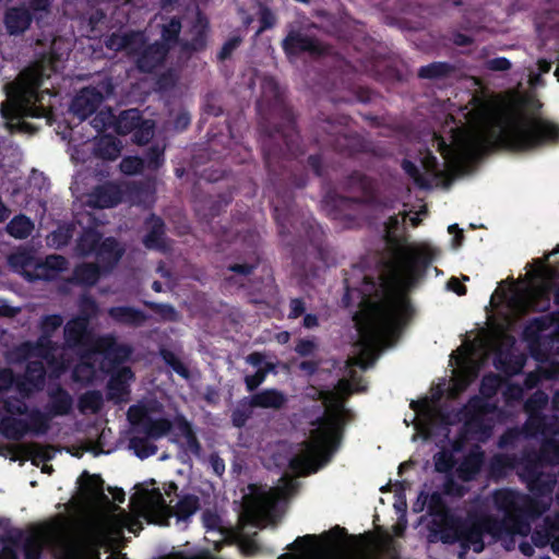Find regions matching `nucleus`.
<instances>
[{
  "label": "nucleus",
  "instance_id": "nucleus-1",
  "mask_svg": "<svg viewBox=\"0 0 559 559\" xmlns=\"http://www.w3.org/2000/svg\"><path fill=\"white\" fill-rule=\"evenodd\" d=\"M175 484L164 486V493L155 481L140 484L131 497V513L108 499L103 492L99 476L84 473L80 478L79 503L86 510L76 533L71 535L64 522L58 521L40 526L24 539L25 559H39L44 549H50L55 559H99L100 546L115 547L123 538V530L136 534L143 521L159 525L168 524L170 518L177 523L188 521L199 509L194 495L182 496L175 507L167 503L176 490ZM106 559H128L121 554H111ZM163 559H215L207 550L194 554L177 552Z\"/></svg>",
  "mask_w": 559,
  "mask_h": 559
},
{
  "label": "nucleus",
  "instance_id": "nucleus-2",
  "mask_svg": "<svg viewBox=\"0 0 559 559\" xmlns=\"http://www.w3.org/2000/svg\"><path fill=\"white\" fill-rule=\"evenodd\" d=\"M538 107L531 94L516 92L490 100L473 96L468 105L459 108L456 117L451 116V122L447 121L443 133L448 138H431V147L443 160L439 163L427 147L419 157L424 173L409 160H404L403 169L416 185L430 188L462 173L469 160L490 146L528 151L559 142V126L537 117Z\"/></svg>",
  "mask_w": 559,
  "mask_h": 559
},
{
  "label": "nucleus",
  "instance_id": "nucleus-3",
  "mask_svg": "<svg viewBox=\"0 0 559 559\" xmlns=\"http://www.w3.org/2000/svg\"><path fill=\"white\" fill-rule=\"evenodd\" d=\"M425 214L426 209L421 206L412 215L404 213L392 216L385 224L392 259L386 275L382 278L383 296L379 300H364L360 311L354 317L359 340L355 344L354 355L348 359L350 366L366 369L382 348L392 344L409 314L405 290L418 278L420 266H426L439 255V250L426 241L397 242L400 225L405 223L406 217L408 216L413 226H417L419 216Z\"/></svg>",
  "mask_w": 559,
  "mask_h": 559
},
{
  "label": "nucleus",
  "instance_id": "nucleus-4",
  "mask_svg": "<svg viewBox=\"0 0 559 559\" xmlns=\"http://www.w3.org/2000/svg\"><path fill=\"white\" fill-rule=\"evenodd\" d=\"M66 341L69 348H60L50 345L46 336L40 338L37 346L25 345L23 352L28 361L26 374L23 380H13L10 370L0 371V401L3 403V411L10 415L24 414L26 406L15 395L28 396L33 391L39 390L44 374L47 372L44 364L47 365L51 374L58 376L66 368L63 357L75 346L88 347L81 354L80 362L73 370V378L76 381L90 382L98 377V372L109 371L106 361L117 358H127L130 350L127 347H119L111 338L94 341L86 331V320L75 319L66 326Z\"/></svg>",
  "mask_w": 559,
  "mask_h": 559
},
{
  "label": "nucleus",
  "instance_id": "nucleus-5",
  "mask_svg": "<svg viewBox=\"0 0 559 559\" xmlns=\"http://www.w3.org/2000/svg\"><path fill=\"white\" fill-rule=\"evenodd\" d=\"M528 281L513 283L508 288L498 287L491 296L490 306L503 321L490 334L477 335L472 342L464 343L451 356L455 365L452 385L449 389L451 397L463 391L477 376L480 364L489 352L496 354L495 365L498 369L504 365L510 355L514 340L508 334L512 321L528 309L544 311L549 306L551 270L542 261L531 265L527 272Z\"/></svg>",
  "mask_w": 559,
  "mask_h": 559
},
{
  "label": "nucleus",
  "instance_id": "nucleus-6",
  "mask_svg": "<svg viewBox=\"0 0 559 559\" xmlns=\"http://www.w3.org/2000/svg\"><path fill=\"white\" fill-rule=\"evenodd\" d=\"M365 388L356 378L342 379L331 392H321L325 413L310 431L309 440L301 444L298 453L290 460V467L297 474H307L318 471L336 451L342 427L348 411L344 407L343 399L353 392L362 391Z\"/></svg>",
  "mask_w": 559,
  "mask_h": 559
},
{
  "label": "nucleus",
  "instance_id": "nucleus-7",
  "mask_svg": "<svg viewBox=\"0 0 559 559\" xmlns=\"http://www.w3.org/2000/svg\"><path fill=\"white\" fill-rule=\"evenodd\" d=\"M435 500L439 501V496L433 495L430 503ZM493 500L498 512L502 514L501 521L491 522L471 516L465 523H461L450 515L443 506L429 504V511L435 515L433 524L437 525L441 539L445 543L460 542L464 548H473L475 552H480L484 549L485 533L492 537L501 535L503 531L524 535L525 531L513 527L519 497L512 491L501 490L495 495Z\"/></svg>",
  "mask_w": 559,
  "mask_h": 559
},
{
  "label": "nucleus",
  "instance_id": "nucleus-8",
  "mask_svg": "<svg viewBox=\"0 0 559 559\" xmlns=\"http://www.w3.org/2000/svg\"><path fill=\"white\" fill-rule=\"evenodd\" d=\"M45 79H50V64L43 61L27 68L15 82L7 85V100L2 103L0 112L11 131H33L28 123L21 121L23 117H50L52 95L48 87L38 91Z\"/></svg>",
  "mask_w": 559,
  "mask_h": 559
},
{
  "label": "nucleus",
  "instance_id": "nucleus-9",
  "mask_svg": "<svg viewBox=\"0 0 559 559\" xmlns=\"http://www.w3.org/2000/svg\"><path fill=\"white\" fill-rule=\"evenodd\" d=\"M293 554L278 559H396L397 551L388 534L374 536L352 549H343L336 542L306 535L290 546Z\"/></svg>",
  "mask_w": 559,
  "mask_h": 559
},
{
  "label": "nucleus",
  "instance_id": "nucleus-10",
  "mask_svg": "<svg viewBox=\"0 0 559 559\" xmlns=\"http://www.w3.org/2000/svg\"><path fill=\"white\" fill-rule=\"evenodd\" d=\"M296 487L297 481L293 477L284 476L274 488H252L243 502V516L255 525L271 520L276 503L290 495Z\"/></svg>",
  "mask_w": 559,
  "mask_h": 559
},
{
  "label": "nucleus",
  "instance_id": "nucleus-11",
  "mask_svg": "<svg viewBox=\"0 0 559 559\" xmlns=\"http://www.w3.org/2000/svg\"><path fill=\"white\" fill-rule=\"evenodd\" d=\"M442 393V389L438 388L437 392H433L431 397L423 399L421 401L412 402L411 407L415 413L413 419L416 435L414 439L420 436L423 439H430L437 436H449L448 426L454 424L455 419L444 416L439 407L438 400Z\"/></svg>",
  "mask_w": 559,
  "mask_h": 559
},
{
  "label": "nucleus",
  "instance_id": "nucleus-12",
  "mask_svg": "<svg viewBox=\"0 0 559 559\" xmlns=\"http://www.w3.org/2000/svg\"><path fill=\"white\" fill-rule=\"evenodd\" d=\"M130 423L141 432L151 438H159L169 431L171 424L162 416L156 403H144L130 407Z\"/></svg>",
  "mask_w": 559,
  "mask_h": 559
},
{
  "label": "nucleus",
  "instance_id": "nucleus-13",
  "mask_svg": "<svg viewBox=\"0 0 559 559\" xmlns=\"http://www.w3.org/2000/svg\"><path fill=\"white\" fill-rule=\"evenodd\" d=\"M457 421H464L465 438L471 436L476 440H484L488 437V430L491 428L488 420V412L481 399H473L463 414L454 416Z\"/></svg>",
  "mask_w": 559,
  "mask_h": 559
},
{
  "label": "nucleus",
  "instance_id": "nucleus-14",
  "mask_svg": "<svg viewBox=\"0 0 559 559\" xmlns=\"http://www.w3.org/2000/svg\"><path fill=\"white\" fill-rule=\"evenodd\" d=\"M112 85L109 80H105L98 84L97 87L83 88L73 99L71 104V111L81 120L91 116L103 102V99L110 95Z\"/></svg>",
  "mask_w": 559,
  "mask_h": 559
},
{
  "label": "nucleus",
  "instance_id": "nucleus-15",
  "mask_svg": "<svg viewBox=\"0 0 559 559\" xmlns=\"http://www.w3.org/2000/svg\"><path fill=\"white\" fill-rule=\"evenodd\" d=\"M99 240V234L90 228L84 231L80 238L78 250L81 254H87L96 251V255L99 262H106L107 264L116 263L121 254L122 250L118 247V243L112 239H106L99 247H95Z\"/></svg>",
  "mask_w": 559,
  "mask_h": 559
},
{
  "label": "nucleus",
  "instance_id": "nucleus-16",
  "mask_svg": "<svg viewBox=\"0 0 559 559\" xmlns=\"http://www.w3.org/2000/svg\"><path fill=\"white\" fill-rule=\"evenodd\" d=\"M49 416L39 412H32L27 416V420H16L11 417H3L0 423V430L4 436L12 439H19L27 431L43 433L48 427Z\"/></svg>",
  "mask_w": 559,
  "mask_h": 559
},
{
  "label": "nucleus",
  "instance_id": "nucleus-17",
  "mask_svg": "<svg viewBox=\"0 0 559 559\" xmlns=\"http://www.w3.org/2000/svg\"><path fill=\"white\" fill-rule=\"evenodd\" d=\"M117 131L122 134L134 131L135 142L143 144L153 136L154 123L150 120L142 121L139 110L130 109L119 116Z\"/></svg>",
  "mask_w": 559,
  "mask_h": 559
},
{
  "label": "nucleus",
  "instance_id": "nucleus-18",
  "mask_svg": "<svg viewBox=\"0 0 559 559\" xmlns=\"http://www.w3.org/2000/svg\"><path fill=\"white\" fill-rule=\"evenodd\" d=\"M133 189L128 185L117 186L108 183L86 194L83 202L95 209L112 207L123 200L124 194L131 193Z\"/></svg>",
  "mask_w": 559,
  "mask_h": 559
},
{
  "label": "nucleus",
  "instance_id": "nucleus-19",
  "mask_svg": "<svg viewBox=\"0 0 559 559\" xmlns=\"http://www.w3.org/2000/svg\"><path fill=\"white\" fill-rule=\"evenodd\" d=\"M247 362L257 368L254 374L246 377V384L249 390L255 389L263 382L265 376L275 369V364L266 360L265 356L260 353L250 354L247 357Z\"/></svg>",
  "mask_w": 559,
  "mask_h": 559
},
{
  "label": "nucleus",
  "instance_id": "nucleus-20",
  "mask_svg": "<svg viewBox=\"0 0 559 559\" xmlns=\"http://www.w3.org/2000/svg\"><path fill=\"white\" fill-rule=\"evenodd\" d=\"M133 374L129 368L120 369L111 377L108 384V395L116 402L124 401L129 394L128 383Z\"/></svg>",
  "mask_w": 559,
  "mask_h": 559
},
{
  "label": "nucleus",
  "instance_id": "nucleus-21",
  "mask_svg": "<svg viewBox=\"0 0 559 559\" xmlns=\"http://www.w3.org/2000/svg\"><path fill=\"white\" fill-rule=\"evenodd\" d=\"M144 45L143 35L135 34H114L107 41L106 46L112 50L126 49L129 53L138 52Z\"/></svg>",
  "mask_w": 559,
  "mask_h": 559
},
{
  "label": "nucleus",
  "instance_id": "nucleus-22",
  "mask_svg": "<svg viewBox=\"0 0 559 559\" xmlns=\"http://www.w3.org/2000/svg\"><path fill=\"white\" fill-rule=\"evenodd\" d=\"M31 22V15L23 9H10L4 16L5 28L11 35L24 33L29 27Z\"/></svg>",
  "mask_w": 559,
  "mask_h": 559
},
{
  "label": "nucleus",
  "instance_id": "nucleus-23",
  "mask_svg": "<svg viewBox=\"0 0 559 559\" xmlns=\"http://www.w3.org/2000/svg\"><path fill=\"white\" fill-rule=\"evenodd\" d=\"M481 464L483 453L478 447H475L457 467L456 473L459 478L463 480L472 479L479 472Z\"/></svg>",
  "mask_w": 559,
  "mask_h": 559
},
{
  "label": "nucleus",
  "instance_id": "nucleus-24",
  "mask_svg": "<svg viewBox=\"0 0 559 559\" xmlns=\"http://www.w3.org/2000/svg\"><path fill=\"white\" fill-rule=\"evenodd\" d=\"M67 266L66 260L60 255H50L45 262L39 263L35 267V278L52 280L57 274Z\"/></svg>",
  "mask_w": 559,
  "mask_h": 559
},
{
  "label": "nucleus",
  "instance_id": "nucleus-25",
  "mask_svg": "<svg viewBox=\"0 0 559 559\" xmlns=\"http://www.w3.org/2000/svg\"><path fill=\"white\" fill-rule=\"evenodd\" d=\"M530 490L535 498L544 497L554 489L551 475L540 472L538 474L530 473L525 475Z\"/></svg>",
  "mask_w": 559,
  "mask_h": 559
},
{
  "label": "nucleus",
  "instance_id": "nucleus-26",
  "mask_svg": "<svg viewBox=\"0 0 559 559\" xmlns=\"http://www.w3.org/2000/svg\"><path fill=\"white\" fill-rule=\"evenodd\" d=\"M165 57L164 45H153L147 47L136 62L142 71L153 70Z\"/></svg>",
  "mask_w": 559,
  "mask_h": 559
},
{
  "label": "nucleus",
  "instance_id": "nucleus-27",
  "mask_svg": "<svg viewBox=\"0 0 559 559\" xmlns=\"http://www.w3.org/2000/svg\"><path fill=\"white\" fill-rule=\"evenodd\" d=\"M286 399L283 393L276 390H265L252 397V403L260 407L278 408L285 403Z\"/></svg>",
  "mask_w": 559,
  "mask_h": 559
},
{
  "label": "nucleus",
  "instance_id": "nucleus-28",
  "mask_svg": "<svg viewBox=\"0 0 559 559\" xmlns=\"http://www.w3.org/2000/svg\"><path fill=\"white\" fill-rule=\"evenodd\" d=\"M151 233L145 236L144 243L147 248L159 249L163 247V223L158 217H151L147 221Z\"/></svg>",
  "mask_w": 559,
  "mask_h": 559
},
{
  "label": "nucleus",
  "instance_id": "nucleus-29",
  "mask_svg": "<svg viewBox=\"0 0 559 559\" xmlns=\"http://www.w3.org/2000/svg\"><path fill=\"white\" fill-rule=\"evenodd\" d=\"M33 228V223L24 215L14 217L7 226L8 233L17 239L26 238Z\"/></svg>",
  "mask_w": 559,
  "mask_h": 559
},
{
  "label": "nucleus",
  "instance_id": "nucleus-30",
  "mask_svg": "<svg viewBox=\"0 0 559 559\" xmlns=\"http://www.w3.org/2000/svg\"><path fill=\"white\" fill-rule=\"evenodd\" d=\"M109 313L115 320L122 323L140 324L144 320L141 312L127 307L111 308Z\"/></svg>",
  "mask_w": 559,
  "mask_h": 559
},
{
  "label": "nucleus",
  "instance_id": "nucleus-31",
  "mask_svg": "<svg viewBox=\"0 0 559 559\" xmlns=\"http://www.w3.org/2000/svg\"><path fill=\"white\" fill-rule=\"evenodd\" d=\"M177 425L181 432L180 438L177 441L186 447L187 451L193 454H199V444L188 423L179 419Z\"/></svg>",
  "mask_w": 559,
  "mask_h": 559
},
{
  "label": "nucleus",
  "instance_id": "nucleus-32",
  "mask_svg": "<svg viewBox=\"0 0 559 559\" xmlns=\"http://www.w3.org/2000/svg\"><path fill=\"white\" fill-rule=\"evenodd\" d=\"M97 147L100 156L106 159H115L120 154V145L111 136L102 138L97 144Z\"/></svg>",
  "mask_w": 559,
  "mask_h": 559
},
{
  "label": "nucleus",
  "instance_id": "nucleus-33",
  "mask_svg": "<svg viewBox=\"0 0 559 559\" xmlns=\"http://www.w3.org/2000/svg\"><path fill=\"white\" fill-rule=\"evenodd\" d=\"M130 449L133 450L134 454L140 459H145L153 455L156 452V447L145 439L133 437L130 440Z\"/></svg>",
  "mask_w": 559,
  "mask_h": 559
},
{
  "label": "nucleus",
  "instance_id": "nucleus-34",
  "mask_svg": "<svg viewBox=\"0 0 559 559\" xmlns=\"http://www.w3.org/2000/svg\"><path fill=\"white\" fill-rule=\"evenodd\" d=\"M284 48L287 52H294L297 49L313 50L316 47L311 40L302 38L298 34H290L284 40Z\"/></svg>",
  "mask_w": 559,
  "mask_h": 559
},
{
  "label": "nucleus",
  "instance_id": "nucleus-35",
  "mask_svg": "<svg viewBox=\"0 0 559 559\" xmlns=\"http://www.w3.org/2000/svg\"><path fill=\"white\" fill-rule=\"evenodd\" d=\"M98 276H99V270L97 266L93 265V264H86V265H81L76 269L75 271V281L82 283V284H87V285H92L94 284L97 280H98Z\"/></svg>",
  "mask_w": 559,
  "mask_h": 559
},
{
  "label": "nucleus",
  "instance_id": "nucleus-36",
  "mask_svg": "<svg viewBox=\"0 0 559 559\" xmlns=\"http://www.w3.org/2000/svg\"><path fill=\"white\" fill-rule=\"evenodd\" d=\"M72 234L73 229L70 226H60L47 237V242L49 246L59 248L68 242Z\"/></svg>",
  "mask_w": 559,
  "mask_h": 559
},
{
  "label": "nucleus",
  "instance_id": "nucleus-37",
  "mask_svg": "<svg viewBox=\"0 0 559 559\" xmlns=\"http://www.w3.org/2000/svg\"><path fill=\"white\" fill-rule=\"evenodd\" d=\"M103 403L102 394L98 392H88L80 400V407L83 412H97Z\"/></svg>",
  "mask_w": 559,
  "mask_h": 559
},
{
  "label": "nucleus",
  "instance_id": "nucleus-38",
  "mask_svg": "<svg viewBox=\"0 0 559 559\" xmlns=\"http://www.w3.org/2000/svg\"><path fill=\"white\" fill-rule=\"evenodd\" d=\"M71 406V397L66 392L59 390L53 402L51 415H61L68 412Z\"/></svg>",
  "mask_w": 559,
  "mask_h": 559
},
{
  "label": "nucleus",
  "instance_id": "nucleus-39",
  "mask_svg": "<svg viewBox=\"0 0 559 559\" xmlns=\"http://www.w3.org/2000/svg\"><path fill=\"white\" fill-rule=\"evenodd\" d=\"M435 466L438 472H449L453 466V454L448 451H441L435 455Z\"/></svg>",
  "mask_w": 559,
  "mask_h": 559
},
{
  "label": "nucleus",
  "instance_id": "nucleus-40",
  "mask_svg": "<svg viewBox=\"0 0 559 559\" xmlns=\"http://www.w3.org/2000/svg\"><path fill=\"white\" fill-rule=\"evenodd\" d=\"M120 168L127 175H134L143 169V162L138 157H127L122 159Z\"/></svg>",
  "mask_w": 559,
  "mask_h": 559
},
{
  "label": "nucleus",
  "instance_id": "nucleus-41",
  "mask_svg": "<svg viewBox=\"0 0 559 559\" xmlns=\"http://www.w3.org/2000/svg\"><path fill=\"white\" fill-rule=\"evenodd\" d=\"M500 378L493 374L486 376L481 381L480 392L485 396H490L500 385Z\"/></svg>",
  "mask_w": 559,
  "mask_h": 559
},
{
  "label": "nucleus",
  "instance_id": "nucleus-42",
  "mask_svg": "<svg viewBox=\"0 0 559 559\" xmlns=\"http://www.w3.org/2000/svg\"><path fill=\"white\" fill-rule=\"evenodd\" d=\"M180 31V23L176 20H171L167 25L163 27V41L168 45L175 39Z\"/></svg>",
  "mask_w": 559,
  "mask_h": 559
},
{
  "label": "nucleus",
  "instance_id": "nucleus-43",
  "mask_svg": "<svg viewBox=\"0 0 559 559\" xmlns=\"http://www.w3.org/2000/svg\"><path fill=\"white\" fill-rule=\"evenodd\" d=\"M552 540V549L555 552L559 554V527H551L549 531H547L546 534V540L545 543H548ZM537 545H543L544 542H537L535 540Z\"/></svg>",
  "mask_w": 559,
  "mask_h": 559
},
{
  "label": "nucleus",
  "instance_id": "nucleus-44",
  "mask_svg": "<svg viewBox=\"0 0 559 559\" xmlns=\"http://www.w3.org/2000/svg\"><path fill=\"white\" fill-rule=\"evenodd\" d=\"M204 526L212 532L219 530V519L216 514L205 512L202 514Z\"/></svg>",
  "mask_w": 559,
  "mask_h": 559
},
{
  "label": "nucleus",
  "instance_id": "nucleus-45",
  "mask_svg": "<svg viewBox=\"0 0 559 559\" xmlns=\"http://www.w3.org/2000/svg\"><path fill=\"white\" fill-rule=\"evenodd\" d=\"M317 348V345L311 340H302L296 346V352L302 356L312 354Z\"/></svg>",
  "mask_w": 559,
  "mask_h": 559
},
{
  "label": "nucleus",
  "instance_id": "nucleus-46",
  "mask_svg": "<svg viewBox=\"0 0 559 559\" xmlns=\"http://www.w3.org/2000/svg\"><path fill=\"white\" fill-rule=\"evenodd\" d=\"M62 323V319L59 316H48L43 320V330L47 333L50 330L59 328Z\"/></svg>",
  "mask_w": 559,
  "mask_h": 559
},
{
  "label": "nucleus",
  "instance_id": "nucleus-47",
  "mask_svg": "<svg viewBox=\"0 0 559 559\" xmlns=\"http://www.w3.org/2000/svg\"><path fill=\"white\" fill-rule=\"evenodd\" d=\"M442 66L441 64H430L427 67H423L419 70V75L421 78H433L441 73Z\"/></svg>",
  "mask_w": 559,
  "mask_h": 559
},
{
  "label": "nucleus",
  "instance_id": "nucleus-48",
  "mask_svg": "<svg viewBox=\"0 0 559 559\" xmlns=\"http://www.w3.org/2000/svg\"><path fill=\"white\" fill-rule=\"evenodd\" d=\"M448 231L453 236L452 238V247L454 249L459 248L463 240L462 230L459 229L456 224L450 225Z\"/></svg>",
  "mask_w": 559,
  "mask_h": 559
},
{
  "label": "nucleus",
  "instance_id": "nucleus-49",
  "mask_svg": "<svg viewBox=\"0 0 559 559\" xmlns=\"http://www.w3.org/2000/svg\"><path fill=\"white\" fill-rule=\"evenodd\" d=\"M489 69L495 71H504L510 68V61L506 58H496L488 62Z\"/></svg>",
  "mask_w": 559,
  "mask_h": 559
},
{
  "label": "nucleus",
  "instance_id": "nucleus-50",
  "mask_svg": "<svg viewBox=\"0 0 559 559\" xmlns=\"http://www.w3.org/2000/svg\"><path fill=\"white\" fill-rule=\"evenodd\" d=\"M210 463H211L213 472L216 475L221 476L224 473L225 464L222 459H219L218 456L212 455L210 457Z\"/></svg>",
  "mask_w": 559,
  "mask_h": 559
},
{
  "label": "nucleus",
  "instance_id": "nucleus-51",
  "mask_svg": "<svg viewBox=\"0 0 559 559\" xmlns=\"http://www.w3.org/2000/svg\"><path fill=\"white\" fill-rule=\"evenodd\" d=\"M304 310H305V308H304L302 301L299 300V299H294L290 302L289 317L290 318H297V317H299L304 312Z\"/></svg>",
  "mask_w": 559,
  "mask_h": 559
},
{
  "label": "nucleus",
  "instance_id": "nucleus-52",
  "mask_svg": "<svg viewBox=\"0 0 559 559\" xmlns=\"http://www.w3.org/2000/svg\"><path fill=\"white\" fill-rule=\"evenodd\" d=\"M448 288L457 295H464L466 293V288L454 277L448 282Z\"/></svg>",
  "mask_w": 559,
  "mask_h": 559
},
{
  "label": "nucleus",
  "instance_id": "nucleus-53",
  "mask_svg": "<svg viewBox=\"0 0 559 559\" xmlns=\"http://www.w3.org/2000/svg\"><path fill=\"white\" fill-rule=\"evenodd\" d=\"M10 263L14 267H16L20 263L22 264L23 267L28 265V262L25 261L24 254H21V253L10 257Z\"/></svg>",
  "mask_w": 559,
  "mask_h": 559
},
{
  "label": "nucleus",
  "instance_id": "nucleus-54",
  "mask_svg": "<svg viewBox=\"0 0 559 559\" xmlns=\"http://www.w3.org/2000/svg\"><path fill=\"white\" fill-rule=\"evenodd\" d=\"M103 19H104L103 14H98V13H97V15H96V16H92V17L90 19V25L92 26V27H91V34H90V33L87 34L90 37H95V36H96L95 34H93V33H94V29H95V27H96L98 24L103 23V22H102V21H103Z\"/></svg>",
  "mask_w": 559,
  "mask_h": 559
},
{
  "label": "nucleus",
  "instance_id": "nucleus-55",
  "mask_svg": "<svg viewBox=\"0 0 559 559\" xmlns=\"http://www.w3.org/2000/svg\"><path fill=\"white\" fill-rule=\"evenodd\" d=\"M0 559H17L11 546H4L0 552Z\"/></svg>",
  "mask_w": 559,
  "mask_h": 559
},
{
  "label": "nucleus",
  "instance_id": "nucleus-56",
  "mask_svg": "<svg viewBox=\"0 0 559 559\" xmlns=\"http://www.w3.org/2000/svg\"><path fill=\"white\" fill-rule=\"evenodd\" d=\"M318 324V319L316 316H311V314H307L304 319V325L306 328H313V326H317Z\"/></svg>",
  "mask_w": 559,
  "mask_h": 559
},
{
  "label": "nucleus",
  "instance_id": "nucleus-57",
  "mask_svg": "<svg viewBox=\"0 0 559 559\" xmlns=\"http://www.w3.org/2000/svg\"><path fill=\"white\" fill-rule=\"evenodd\" d=\"M262 21H263V24H264L263 28L264 27H269V26L273 25V23H274V19L272 16V14L270 12H267V11H263L262 12Z\"/></svg>",
  "mask_w": 559,
  "mask_h": 559
},
{
  "label": "nucleus",
  "instance_id": "nucleus-58",
  "mask_svg": "<svg viewBox=\"0 0 559 559\" xmlns=\"http://www.w3.org/2000/svg\"><path fill=\"white\" fill-rule=\"evenodd\" d=\"M49 5L48 0H34L33 8L35 11L39 10H46V8Z\"/></svg>",
  "mask_w": 559,
  "mask_h": 559
},
{
  "label": "nucleus",
  "instance_id": "nucleus-59",
  "mask_svg": "<svg viewBox=\"0 0 559 559\" xmlns=\"http://www.w3.org/2000/svg\"><path fill=\"white\" fill-rule=\"evenodd\" d=\"M550 68H551V64L548 61H546V60L538 61V70H539L540 74L549 72Z\"/></svg>",
  "mask_w": 559,
  "mask_h": 559
},
{
  "label": "nucleus",
  "instance_id": "nucleus-60",
  "mask_svg": "<svg viewBox=\"0 0 559 559\" xmlns=\"http://www.w3.org/2000/svg\"><path fill=\"white\" fill-rule=\"evenodd\" d=\"M406 526V520L404 518L394 526V532L396 536H400Z\"/></svg>",
  "mask_w": 559,
  "mask_h": 559
},
{
  "label": "nucleus",
  "instance_id": "nucleus-61",
  "mask_svg": "<svg viewBox=\"0 0 559 559\" xmlns=\"http://www.w3.org/2000/svg\"><path fill=\"white\" fill-rule=\"evenodd\" d=\"M426 500H427V496H425L424 493H421V495L419 496V498H418L417 503H416V504H415V507H414L415 511H418V512H419V511H423V510H424V504H425Z\"/></svg>",
  "mask_w": 559,
  "mask_h": 559
},
{
  "label": "nucleus",
  "instance_id": "nucleus-62",
  "mask_svg": "<svg viewBox=\"0 0 559 559\" xmlns=\"http://www.w3.org/2000/svg\"><path fill=\"white\" fill-rule=\"evenodd\" d=\"M9 214V209L0 200V222H3L5 218H8Z\"/></svg>",
  "mask_w": 559,
  "mask_h": 559
},
{
  "label": "nucleus",
  "instance_id": "nucleus-63",
  "mask_svg": "<svg viewBox=\"0 0 559 559\" xmlns=\"http://www.w3.org/2000/svg\"><path fill=\"white\" fill-rule=\"evenodd\" d=\"M289 333L288 332H281L276 334V341L281 344H285L289 341Z\"/></svg>",
  "mask_w": 559,
  "mask_h": 559
},
{
  "label": "nucleus",
  "instance_id": "nucleus-64",
  "mask_svg": "<svg viewBox=\"0 0 559 559\" xmlns=\"http://www.w3.org/2000/svg\"><path fill=\"white\" fill-rule=\"evenodd\" d=\"M164 316L168 319H174L176 316L175 310L171 307H165L164 309Z\"/></svg>",
  "mask_w": 559,
  "mask_h": 559
}]
</instances>
